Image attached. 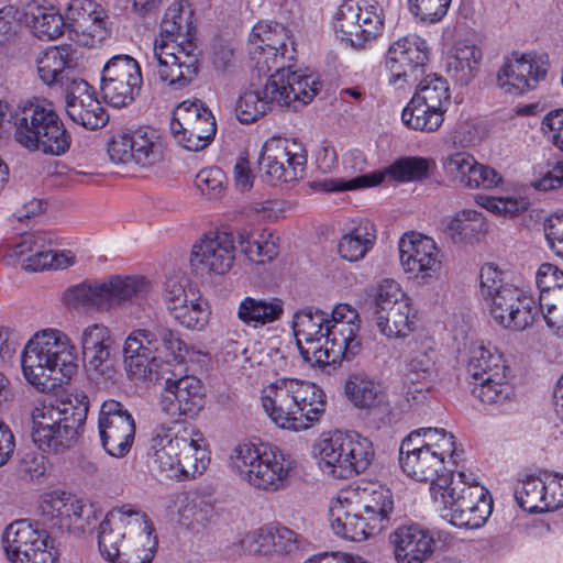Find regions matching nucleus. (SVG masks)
<instances>
[{
	"mask_svg": "<svg viewBox=\"0 0 563 563\" xmlns=\"http://www.w3.org/2000/svg\"><path fill=\"white\" fill-rule=\"evenodd\" d=\"M361 316L350 303H336L331 313L303 308L292 318L301 355L320 367L352 360L362 349Z\"/></svg>",
	"mask_w": 563,
	"mask_h": 563,
	"instance_id": "obj_1",
	"label": "nucleus"
},
{
	"mask_svg": "<svg viewBox=\"0 0 563 563\" xmlns=\"http://www.w3.org/2000/svg\"><path fill=\"white\" fill-rule=\"evenodd\" d=\"M153 56L156 75L169 88L184 89L197 78L200 51L187 2L176 1L167 8L154 40Z\"/></svg>",
	"mask_w": 563,
	"mask_h": 563,
	"instance_id": "obj_2",
	"label": "nucleus"
},
{
	"mask_svg": "<svg viewBox=\"0 0 563 563\" xmlns=\"http://www.w3.org/2000/svg\"><path fill=\"white\" fill-rule=\"evenodd\" d=\"M206 353L195 344L185 342L169 327L132 330L122 344L123 366L132 379H147L172 372L175 365L199 363Z\"/></svg>",
	"mask_w": 563,
	"mask_h": 563,
	"instance_id": "obj_3",
	"label": "nucleus"
},
{
	"mask_svg": "<svg viewBox=\"0 0 563 563\" xmlns=\"http://www.w3.org/2000/svg\"><path fill=\"white\" fill-rule=\"evenodd\" d=\"M260 405L278 429L303 432L320 422L325 412L327 396L317 384L282 376L266 382L260 389Z\"/></svg>",
	"mask_w": 563,
	"mask_h": 563,
	"instance_id": "obj_4",
	"label": "nucleus"
},
{
	"mask_svg": "<svg viewBox=\"0 0 563 563\" xmlns=\"http://www.w3.org/2000/svg\"><path fill=\"white\" fill-rule=\"evenodd\" d=\"M25 380L41 393L68 385L79 372V355L71 339L59 329L35 332L21 352Z\"/></svg>",
	"mask_w": 563,
	"mask_h": 563,
	"instance_id": "obj_5",
	"label": "nucleus"
},
{
	"mask_svg": "<svg viewBox=\"0 0 563 563\" xmlns=\"http://www.w3.org/2000/svg\"><path fill=\"white\" fill-rule=\"evenodd\" d=\"M319 90L320 82L312 74L280 65L263 86H251L239 95L235 117L240 123L251 124L275 108L298 111L309 104Z\"/></svg>",
	"mask_w": 563,
	"mask_h": 563,
	"instance_id": "obj_6",
	"label": "nucleus"
},
{
	"mask_svg": "<svg viewBox=\"0 0 563 563\" xmlns=\"http://www.w3.org/2000/svg\"><path fill=\"white\" fill-rule=\"evenodd\" d=\"M97 538L100 555L110 563H151L158 545L148 516L130 504L106 514Z\"/></svg>",
	"mask_w": 563,
	"mask_h": 563,
	"instance_id": "obj_7",
	"label": "nucleus"
},
{
	"mask_svg": "<svg viewBox=\"0 0 563 563\" xmlns=\"http://www.w3.org/2000/svg\"><path fill=\"white\" fill-rule=\"evenodd\" d=\"M460 449L455 435L443 428H419L411 431L399 449L401 471L411 479L429 483L432 498L433 484L440 479H453L457 472L448 471V466L456 464Z\"/></svg>",
	"mask_w": 563,
	"mask_h": 563,
	"instance_id": "obj_8",
	"label": "nucleus"
},
{
	"mask_svg": "<svg viewBox=\"0 0 563 563\" xmlns=\"http://www.w3.org/2000/svg\"><path fill=\"white\" fill-rule=\"evenodd\" d=\"M230 472L251 488L274 494L289 487L297 473L296 457L276 444L244 441L228 455Z\"/></svg>",
	"mask_w": 563,
	"mask_h": 563,
	"instance_id": "obj_9",
	"label": "nucleus"
},
{
	"mask_svg": "<svg viewBox=\"0 0 563 563\" xmlns=\"http://www.w3.org/2000/svg\"><path fill=\"white\" fill-rule=\"evenodd\" d=\"M432 503L440 516L457 528L477 529L493 511L489 492L472 471H457L455 481L443 478L433 484Z\"/></svg>",
	"mask_w": 563,
	"mask_h": 563,
	"instance_id": "obj_10",
	"label": "nucleus"
},
{
	"mask_svg": "<svg viewBox=\"0 0 563 563\" xmlns=\"http://www.w3.org/2000/svg\"><path fill=\"white\" fill-rule=\"evenodd\" d=\"M12 122L15 142L30 152L59 156L70 146L71 137L47 100L20 103L12 114Z\"/></svg>",
	"mask_w": 563,
	"mask_h": 563,
	"instance_id": "obj_11",
	"label": "nucleus"
},
{
	"mask_svg": "<svg viewBox=\"0 0 563 563\" xmlns=\"http://www.w3.org/2000/svg\"><path fill=\"white\" fill-rule=\"evenodd\" d=\"M87 397L77 406L36 401L30 412L31 439L45 453H62L79 440L88 412Z\"/></svg>",
	"mask_w": 563,
	"mask_h": 563,
	"instance_id": "obj_12",
	"label": "nucleus"
},
{
	"mask_svg": "<svg viewBox=\"0 0 563 563\" xmlns=\"http://www.w3.org/2000/svg\"><path fill=\"white\" fill-rule=\"evenodd\" d=\"M466 369L472 379V394L483 405L500 408L514 401L511 368L498 346L486 341L473 343Z\"/></svg>",
	"mask_w": 563,
	"mask_h": 563,
	"instance_id": "obj_13",
	"label": "nucleus"
},
{
	"mask_svg": "<svg viewBox=\"0 0 563 563\" xmlns=\"http://www.w3.org/2000/svg\"><path fill=\"white\" fill-rule=\"evenodd\" d=\"M311 454L324 475L347 479L371 466L375 450L368 438L353 431L335 430L322 433L313 442Z\"/></svg>",
	"mask_w": 563,
	"mask_h": 563,
	"instance_id": "obj_14",
	"label": "nucleus"
},
{
	"mask_svg": "<svg viewBox=\"0 0 563 563\" xmlns=\"http://www.w3.org/2000/svg\"><path fill=\"white\" fill-rule=\"evenodd\" d=\"M51 236L45 232H24L1 246L2 261L24 271L65 269L73 266L76 256L70 250L52 251Z\"/></svg>",
	"mask_w": 563,
	"mask_h": 563,
	"instance_id": "obj_15",
	"label": "nucleus"
},
{
	"mask_svg": "<svg viewBox=\"0 0 563 563\" xmlns=\"http://www.w3.org/2000/svg\"><path fill=\"white\" fill-rule=\"evenodd\" d=\"M385 14L377 0H344L335 10L332 29L338 38L364 48L383 34Z\"/></svg>",
	"mask_w": 563,
	"mask_h": 563,
	"instance_id": "obj_16",
	"label": "nucleus"
},
{
	"mask_svg": "<svg viewBox=\"0 0 563 563\" xmlns=\"http://www.w3.org/2000/svg\"><path fill=\"white\" fill-rule=\"evenodd\" d=\"M2 547L10 563H56V540L37 521L20 519L5 527Z\"/></svg>",
	"mask_w": 563,
	"mask_h": 563,
	"instance_id": "obj_17",
	"label": "nucleus"
},
{
	"mask_svg": "<svg viewBox=\"0 0 563 563\" xmlns=\"http://www.w3.org/2000/svg\"><path fill=\"white\" fill-rule=\"evenodd\" d=\"M162 300L166 311L179 327L189 331H203L211 319L208 299L188 278L173 276L165 280Z\"/></svg>",
	"mask_w": 563,
	"mask_h": 563,
	"instance_id": "obj_18",
	"label": "nucleus"
},
{
	"mask_svg": "<svg viewBox=\"0 0 563 563\" xmlns=\"http://www.w3.org/2000/svg\"><path fill=\"white\" fill-rule=\"evenodd\" d=\"M307 167V151L302 143L284 137H271L264 142L258 168L264 183L278 186L302 178Z\"/></svg>",
	"mask_w": 563,
	"mask_h": 563,
	"instance_id": "obj_19",
	"label": "nucleus"
},
{
	"mask_svg": "<svg viewBox=\"0 0 563 563\" xmlns=\"http://www.w3.org/2000/svg\"><path fill=\"white\" fill-rule=\"evenodd\" d=\"M398 258L402 273L422 284L438 280L442 274L444 254L431 236L410 231L398 241Z\"/></svg>",
	"mask_w": 563,
	"mask_h": 563,
	"instance_id": "obj_20",
	"label": "nucleus"
},
{
	"mask_svg": "<svg viewBox=\"0 0 563 563\" xmlns=\"http://www.w3.org/2000/svg\"><path fill=\"white\" fill-rule=\"evenodd\" d=\"M37 511L44 525L73 532L84 533L90 530L97 520L93 505L65 490L43 494Z\"/></svg>",
	"mask_w": 563,
	"mask_h": 563,
	"instance_id": "obj_21",
	"label": "nucleus"
},
{
	"mask_svg": "<svg viewBox=\"0 0 563 563\" xmlns=\"http://www.w3.org/2000/svg\"><path fill=\"white\" fill-rule=\"evenodd\" d=\"M433 167L434 161L432 158L407 156L397 159L385 170H375L349 180L328 179L317 181L313 184V188L319 192H341L373 188L379 186L385 180L386 175L400 183L418 181L426 179Z\"/></svg>",
	"mask_w": 563,
	"mask_h": 563,
	"instance_id": "obj_22",
	"label": "nucleus"
},
{
	"mask_svg": "<svg viewBox=\"0 0 563 563\" xmlns=\"http://www.w3.org/2000/svg\"><path fill=\"white\" fill-rule=\"evenodd\" d=\"M108 155L115 164H135L148 168L159 164L165 155V142L151 126L114 134L108 143Z\"/></svg>",
	"mask_w": 563,
	"mask_h": 563,
	"instance_id": "obj_23",
	"label": "nucleus"
},
{
	"mask_svg": "<svg viewBox=\"0 0 563 563\" xmlns=\"http://www.w3.org/2000/svg\"><path fill=\"white\" fill-rule=\"evenodd\" d=\"M249 54L258 73L271 71L295 58L290 31L276 22H258L249 35Z\"/></svg>",
	"mask_w": 563,
	"mask_h": 563,
	"instance_id": "obj_24",
	"label": "nucleus"
},
{
	"mask_svg": "<svg viewBox=\"0 0 563 563\" xmlns=\"http://www.w3.org/2000/svg\"><path fill=\"white\" fill-rule=\"evenodd\" d=\"M429 58L427 41L417 34H409L393 42L385 56L388 81L401 89L416 82L424 73Z\"/></svg>",
	"mask_w": 563,
	"mask_h": 563,
	"instance_id": "obj_25",
	"label": "nucleus"
},
{
	"mask_svg": "<svg viewBox=\"0 0 563 563\" xmlns=\"http://www.w3.org/2000/svg\"><path fill=\"white\" fill-rule=\"evenodd\" d=\"M170 132L181 147L198 152L206 148L213 140L217 123L213 114L203 103L186 100L180 102L174 112Z\"/></svg>",
	"mask_w": 563,
	"mask_h": 563,
	"instance_id": "obj_26",
	"label": "nucleus"
},
{
	"mask_svg": "<svg viewBox=\"0 0 563 563\" xmlns=\"http://www.w3.org/2000/svg\"><path fill=\"white\" fill-rule=\"evenodd\" d=\"M143 84L140 64L126 54L112 56L103 66L101 92L113 108H123L133 102Z\"/></svg>",
	"mask_w": 563,
	"mask_h": 563,
	"instance_id": "obj_27",
	"label": "nucleus"
},
{
	"mask_svg": "<svg viewBox=\"0 0 563 563\" xmlns=\"http://www.w3.org/2000/svg\"><path fill=\"white\" fill-rule=\"evenodd\" d=\"M206 405V388L194 375L166 378L159 393V410L172 421L196 418Z\"/></svg>",
	"mask_w": 563,
	"mask_h": 563,
	"instance_id": "obj_28",
	"label": "nucleus"
},
{
	"mask_svg": "<svg viewBox=\"0 0 563 563\" xmlns=\"http://www.w3.org/2000/svg\"><path fill=\"white\" fill-rule=\"evenodd\" d=\"M485 307L492 320L509 331H523L539 314L538 300L529 290L518 286L504 288Z\"/></svg>",
	"mask_w": 563,
	"mask_h": 563,
	"instance_id": "obj_29",
	"label": "nucleus"
},
{
	"mask_svg": "<svg viewBox=\"0 0 563 563\" xmlns=\"http://www.w3.org/2000/svg\"><path fill=\"white\" fill-rule=\"evenodd\" d=\"M236 247L233 233L209 231L191 246L189 263L201 275H224L233 267Z\"/></svg>",
	"mask_w": 563,
	"mask_h": 563,
	"instance_id": "obj_30",
	"label": "nucleus"
},
{
	"mask_svg": "<svg viewBox=\"0 0 563 563\" xmlns=\"http://www.w3.org/2000/svg\"><path fill=\"white\" fill-rule=\"evenodd\" d=\"M66 30L71 41L92 47L106 40L111 31L109 16L95 0H71L66 11Z\"/></svg>",
	"mask_w": 563,
	"mask_h": 563,
	"instance_id": "obj_31",
	"label": "nucleus"
},
{
	"mask_svg": "<svg viewBox=\"0 0 563 563\" xmlns=\"http://www.w3.org/2000/svg\"><path fill=\"white\" fill-rule=\"evenodd\" d=\"M98 429L106 452L113 457H123L134 442L135 423L132 415L113 399L103 401Z\"/></svg>",
	"mask_w": 563,
	"mask_h": 563,
	"instance_id": "obj_32",
	"label": "nucleus"
},
{
	"mask_svg": "<svg viewBox=\"0 0 563 563\" xmlns=\"http://www.w3.org/2000/svg\"><path fill=\"white\" fill-rule=\"evenodd\" d=\"M362 532L366 540L385 530L390 522L394 511V496L391 490L377 483L360 482Z\"/></svg>",
	"mask_w": 563,
	"mask_h": 563,
	"instance_id": "obj_33",
	"label": "nucleus"
},
{
	"mask_svg": "<svg viewBox=\"0 0 563 563\" xmlns=\"http://www.w3.org/2000/svg\"><path fill=\"white\" fill-rule=\"evenodd\" d=\"M329 522L335 536L362 542L366 534L362 532L358 486L350 485L340 489L329 501Z\"/></svg>",
	"mask_w": 563,
	"mask_h": 563,
	"instance_id": "obj_34",
	"label": "nucleus"
},
{
	"mask_svg": "<svg viewBox=\"0 0 563 563\" xmlns=\"http://www.w3.org/2000/svg\"><path fill=\"white\" fill-rule=\"evenodd\" d=\"M66 112L69 119L87 130L103 128L108 113L96 97L93 88L84 79H74L66 88Z\"/></svg>",
	"mask_w": 563,
	"mask_h": 563,
	"instance_id": "obj_35",
	"label": "nucleus"
},
{
	"mask_svg": "<svg viewBox=\"0 0 563 563\" xmlns=\"http://www.w3.org/2000/svg\"><path fill=\"white\" fill-rule=\"evenodd\" d=\"M435 342L429 335H416L409 343V351L404 361V378L413 390L422 397L428 391L435 366ZM411 389V387H408ZM410 393V390H408Z\"/></svg>",
	"mask_w": 563,
	"mask_h": 563,
	"instance_id": "obj_36",
	"label": "nucleus"
},
{
	"mask_svg": "<svg viewBox=\"0 0 563 563\" xmlns=\"http://www.w3.org/2000/svg\"><path fill=\"white\" fill-rule=\"evenodd\" d=\"M389 543L396 563H423L435 548L431 531L417 523L398 527L389 536Z\"/></svg>",
	"mask_w": 563,
	"mask_h": 563,
	"instance_id": "obj_37",
	"label": "nucleus"
},
{
	"mask_svg": "<svg viewBox=\"0 0 563 563\" xmlns=\"http://www.w3.org/2000/svg\"><path fill=\"white\" fill-rule=\"evenodd\" d=\"M344 391L355 408L380 409L390 416L387 389L379 379L366 374H353L346 379ZM387 421L390 423L391 418L387 417Z\"/></svg>",
	"mask_w": 563,
	"mask_h": 563,
	"instance_id": "obj_38",
	"label": "nucleus"
},
{
	"mask_svg": "<svg viewBox=\"0 0 563 563\" xmlns=\"http://www.w3.org/2000/svg\"><path fill=\"white\" fill-rule=\"evenodd\" d=\"M23 14L24 24L41 41H54L66 30V18L53 4L32 0L24 5Z\"/></svg>",
	"mask_w": 563,
	"mask_h": 563,
	"instance_id": "obj_39",
	"label": "nucleus"
},
{
	"mask_svg": "<svg viewBox=\"0 0 563 563\" xmlns=\"http://www.w3.org/2000/svg\"><path fill=\"white\" fill-rule=\"evenodd\" d=\"M374 321L379 334L387 340H405L415 332L419 312L413 299L409 298L375 317Z\"/></svg>",
	"mask_w": 563,
	"mask_h": 563,
	"instance_id": "obj_40",
	"label": "nucleus"
},
{
	"mask_svg": "<svg viewBox=\"0 0 563 563\" xmlns=\"http://www.w3.org/2000/svg\"><path fill=\"white\" fill-rule=\"evenodd\" d=\"M376 240L377 230L372 221H355L341 235L338 253L346 262H360L374 249Z\"/></svg>",
	"mask_w": 563,
	"mask_h": 563,
	"instance_id": "obj_41",
	"label": "nucleus"
},
{
	"mask_svg": "<svg viewBox=\"0 0 563 563\" xmlns=\"http://www.w3.org/2000/svg\"><path fill=\"white\" fill-rule=\"evenodd\" d=\"M186 439L178 438L169 428H156L151 439L150 457L154 466L173 478L180 463V454Z\"/></svg>",
	"mask_w": 563,
	"mask_h": 563,
	"instance_id": "obj_42",
	"label": "nucleus"
},
{
	"mask_svg": "<svg viewBox=\"0 0 563 563\" xmlns=\"http://www.w3.org/2000/svg\"><path fill=\"white\" fill-rule=\"evenodd\" d=\"M108 311L125 302L144 298L152 283L141 275H112L102 279Z\"/></svg>",
	"mask_w": 563,
	"mask_h": 563,
	"instance_id": "obj_43",
	"label": "nucleus"
},
{
	"mask_svg": "<svg viewBox=\"0 0 563 563\" xmlns=\"http://www.w3.org/2000/svg\"><path fill=\"white\" fill-rule=\"evenodd\" d=\"M284 312V303L279 298L244 297L236 310L238 319L253 329L262 328L277 321Z\"/></svg>",
	"mask_w": 563,
	"mask_h": 563,
	"instance_id": "obj_44",
	"label": "nucleus"
},
{
	"mask_svg": "<svg viewBox=\"0 0 563 563\" xmlns=\"http://www.w3.org/2000/svg\"><path fill=\"white\" fill-rule=\"evenodd\" d=\"M38 79L46 86L62 82L65 73L73 66V53L68 45L48 46L34 59Z\"/></svg>",
	"mask_w": 563,
	"mask_h": 563,
	"instance_id": "obj_45",
	"label": "nucleus"
},
{
	"mask_svg": "<svg viewBox=\"0 0 563 563\" xmlns=\"http://www.w3.org/2000/svg\"><path fill=\"white\" fill-rule=\"evenodd\" d=\"M62 300L70 310L108 311L102 279L85 280L68 287Z\"/></svg>",
	"mask_w": 563,
	"mask_h": 563,
	"instance_id": "obj_46",
	"label": "nucleus"
},
{
	"mask_svg": "<svg viewBox=\"0 0 563 563\" xmlns=\"http://www.w3.org/2000/svg\"><path fill=\"white\" fill-rule=\"evenodd\" d=\"M482 62V51L470 43L457 44L449 56L446 69L460 85L470 84L477 75Z\"/></svg>",
	"mask_w": 563,
	"mask_h": 563,
	"instance_id": "obj_47",
	"label": "nucleus"
},
{
	"mask_svg": "<svg viewBox=\"0 0 563 563\" xmlns=\"http://www.w3.org/2000/svg\"><path fill=\"white\" fill-rule=\"evenodd\" d=\"M183 457L175 470L173 478L187 479L201 475L210 464V453L205 438L199 433L184 442Z\"/></svg>",
	"mask_w": 563,
	"mask_h": 563,
	"instance_id": "obj_48",
	"label": "nucleus"
},
{
	"mask_svg": "<svg viewBox=\"0 0 563 563\" xmlns=\"http://www.w3.org/2000/svg\"><path fill=\"white\" fill-rule=\"evenodd\" d=\"M238 243L245 257L256 264L272 261L278 254V238L269 231L238 233Z\"/></svg>",
	"mask_w": 563,
	"mask_h": 563,
	"instance_id": "obj_49",
	"label": "nucleus"
},
{
	"mask_svg": "<svg viewBox=\"0 0 563 563\" xmlns=\"http://www.w3.org/2000/svg\"><path fill=\"white\" fill-rule=\"evenodd\" d=\"M445 113L434 106L424 104L411 97L402 109L401 121L413 131L434 133L442 126Z\"/></svg>",
	"mask_w": 563,
	"mask_h": 563,
	"instance_id": "obj_50",
	"label": "nucleus"
},
{
	"mask_svg": "<svg viewBox=\"0 0 563 563\" xmlns=\"http://www.w3.org/2000/svg\"><path fill=\"white\" fill-rule=\"evenodd\" d=\"M444 231L455 243L472 242L485 225L482 212L474 209H462L442 221Z\"/></svg>",
	"mask_w": 563,
	"mask_h": 563,
	"instance_id": "obj_51",
	"label": "nucleus"
},
{
	"mask_svg": "<svg viewBox=\"0 0 563 563\" xmlns=\"http://www.w3.org/2000/svg\"><path fill=\"white\" fill-rule=\"evenodd\" d=\"M409 298H411V296L404 289L399 282L393 278H384L377 282L367 292V302L372 310L373 318Z\"/></svg>",
	"mask_w": 563,
	"mask_h": 563,
	"instance_id": "obj_52",
	"label": "nucleus"
},
{
	"mask_svg": "<svg viewBox=\"0 0 563 563\" xmlns=\"http://www.w3.org/2000/svg\"><path fill=\"white\" fill-rule=\"evenodd\" d=\"M412 98L423 102L424 104L434 106L435 108L448 112L451 106V91L446 79L437 74L427 75L420 80Z\"/></svg>",
	"mask_w": 563,
	"mask_h": 563,
	"instance_id": "obj_53",
	"label": "nucleus"
},
{
	"mask_svg": "<svg viewBox=\"0 0 563 563\" xmlns=\"http://www.w3.org/2000/svg\"><path fill=\"white\" fill-rule=\"evenodd\" d=\"M475 203L496 217L515 218L528 210L530 201L523 196L476 195Z\"/></svg>",
	"mask_w": 563,
	"mask_h": 563,
	"instance_id": "obj_54",
	"label": "nucleus"
},
{
	"mask_svg": "<svg viewBox=\"0 0 563 563\" xmlns=\"http://www.w3.org/2000/svg\"><path fill=\"white\" fill-rule=\"evenodd\" d=\"M475 163V156L466 151L451 152L440 159L445 177L463 188L467 186Z\"/></svg>",
	"mask_w": 563,
	"mask_h": 563,
	"instance_id": "obj_55",
	"label": "nucleus"
},
{
	"mask_svg": "<svg viewBox=\"0 0 563 563\" xmlns=\"http://www.w3.org/2000/svg\"><path fill=\"white\" fill-rule=\"evenodd\" d=\"M496 85L505 93L520 96L528 92L527 79L520 70L517 51L504 58L503 65L497 71Z\"/></svg>",
	"mask_w": 563,
	"mask_h": 563,
	"instance_id": "obj_56",
	"label": "nucleus"
},
{
	"mask_svg": "<svg viewBox=\"0 0 563 563\" xmlns=\"http://www.w3.org/2000/svg\"><path fill=\"white\" fill-rule=\"evenodd\" d=\"M517 57L523 79H527L528 91L533 90L547 77L549 57L536 51L518 52Z\"/></svg>",
	"mask_w": 563,
	"mask_h": 563,
	"instance_id": "obj_57",
	"label": "nucleus"
},
{
	"mask_svg": "<svg viewBox=\"0 0 563 563\" xmlns=\"http://www.w3.org/2000/svg\"><path fill=\"white\" fill-rule=\"evenodd\" d=\"M530 187L537 191H550L563 187V156L553 165L536 164L532 166Z\"/></svg>",
	"mask_w": 563,
	"mask_h": 563,
	"instance_id": "obj_58",
	"label": "nucleus"
},
{
	"mask_svg": "<svg viewBox=\"0 0 563 563\" xmlns=\"http://www.w3.org/2000/svg\"><path fill=\"white\" fill-rule=\"evenodd\" d=\"M167 503L166 508L168 512L177 517L178 521L184 526L190 527L202 519L197 500L189 493L178 492L172 494Z\"/></svg>",
	"mask_w": 563,
	"mask_h": 563,
	"instance_id": "obj_59",
	"label": "nucleus"
},
{
	"mask_svg": "<svg viewBox=\"0 0 563 563\" xmlns=\"http://www.w3.org/2000/svg\"><path fill=\"white\" fill-rule=\"evenodd\" d=\"M87 363L88 377L97 384H106L112 379L115 367L111 357L110 345L84 354Z\"/></svg>",
	"mask_w": 563,
	"mask_h": 563,
	"instance_id": "obj_60",
	"label": "nucleus"
},
{
	"mask_svg": "<svg viewBox=\"0 0 563 563\" xmlns=\"http://www.w3.org/2000/svg\"><path fill=\"white\" fill-rule=\"evenodd\" d=\"M515 285L505 283L504 272L493 263L484 264L479 269V298L484 302H488L506 287H514Z\"/></svg>",
	"mask_w": 563,
	"mask_h": 563,
	"instance_id": "obj_61",
	"label": "nucleus"
},
{
	"mask_svg": "<svg viewBox=\"0 0 563 563\" xmlns=\"http://www.w3.org/2000/svg\"><path fill=\"white\" fill-rule=\"evenodd\" d=\"M227 177L219 167L201 169L195 178V186L208 199H218L225 191Z\"/></svg>",
	"mask_w": 563,
	"mask_h": 563,
	"instance_id": "obj_62",
	"label": "nucleus"
},
{
	"mask_svg": "<svg viewBox=\"0 0 563 563\" xmlns=\"http://www.w3.org/2000/svg\"><path fill=\"white\" fill-rule=\"evenodd\" d=\"M451 0H408L409 11L422 23L440 22L448 13Z\"/></svg>",
	"mask_w": 563,
	"mask_h": 563,
	"instance_id": "obj_63",
	"label": "nucleus"
},
{
	"mask_svg": "<svg viewBox=\"0 0 563 563\" xmlns=\"http://www.w3.org/2000/svg\"><path fill=\"white\" fill-rule=\"evenodd\" d=\"M552 298L554 302L547 301L543 296L539 297V313L542 312L547 325L560 334L563 332V288L558 290V296Z\"/></svg>",
	"mask_w": 563,
	"mask_h": 563,
	"instance_id": "obj_64",
	"label": "nucleus"
}]
</instances>
